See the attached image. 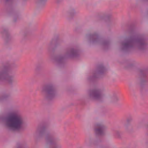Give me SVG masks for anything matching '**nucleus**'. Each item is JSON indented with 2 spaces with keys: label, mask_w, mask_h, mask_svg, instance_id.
<instances>
[{
  "label": "nucleus",
  "mask_w": 148,
  "mask_h": 148,
  "mask_svg": "<svg viewBox=\"0 0 148 148\" xmlns=\"http://www.w3.org/2000/svg\"><path fill=\"white\" fill-rule=\"evenodd\" d=\"M5 123L6 126L12 130H18L23 127L24 121L22 117L16 112L10 113L5 119Z\"/></svg>",
  "instance_id": "nucleus-1"
},
{
  "label": "nucleus",
  "mask_w": 148,
  "mask_h": 148,
  "mask_svg": "<svg viewBox=\"0 0 148 148\" xmlns=\"http://www.w3.org/2000/svg\"><path fill=\"white\" fill-rule=\"evenodd\" d=\"M105 90L103 88H99L90 92L89 97L90 99L97 100L102 99L104 96Z\"/></svg>",
  "instance_id": "nucleus-2"
},
{
  "label": "nucleus",
  "mask_w": 148,
  "mask_h": 148,
  "mask_svg": "<svg viewBox=\"0 0 148 148\" xmlns=\"http://www.w3.org/2000/svg\"><path fill=\"white\" fill-rule=\"evenodd\" d=\"M8 71V69L5 68L0 71V81L7 82L10 84L14 82V80L12 77L7 76Z\"/></svg>",
  "instance_id": "nucleus-3"
},
{
  "label": "nucleus",
  "mask_w": 148,
  "mask_h": 148,
  "mask_svg": "<svg viewBox=\"0 0 148 148\" xmlns=\"http://www.w3.org/2000/svg\"><path fill=\"white\" fill-rule=\"evenodd\" d=\"M42 90V92H46V97L49 99L53 98L56 94V90L52 86H44Z\"/></svg>",
  "instance_id": "nucleus-4"
},
{
  "label": "nucleus",
  "mask_w": 148,
  "mask_h": 148,
  "mask_svg": "<svg viewBox=\"0 0 148 148\" xmlns=\"http://www.w3.org/2000/svg\"><path fill=\"white\" fill-rule=\"evenodd\" d=\"M106 127L103 124H97L95 125V132L96 134L99 135H103L106 133Z\"/></svg>",
  "instance_id": "nucleus-5"
},
{
  "label": "nucleus",
  "mask_w": 148,
  "mask_h": 148,
  "mask_svg": "<svg viewBox=\"0 0 148 148\" xmlns=\"http://www.w3.org/2000/svg\"><path fill=\"white\" fill-rule=\"evenodd\" d=\"M133 44V42L130 40H125L122 43L123 49H127L131 47Z\"/></svg>",
  "instance_id": "nucleus-6"
},
{
  "label": "nucleus",
  "mask_w": 148,
  "mask_h": 148,
  "mask_svg": "<svg viewBox=\"0 0 148 148\" xmlns=\"http://www.w3.org/2000/svg\"><path fill=\"white\" fill-rule=\"evenodd\" d=\"M77 51L71 49L69 50L67 53L68 56L70 58H73L76 56L77 55Z\"/></svg>",
  "instance_id": "nucleus-7"
},
{
  "label": "nucleus",
  "mask_w": 148,
  "mask_h": 148,
  "mask_svg": "<svg viewBox=\"0 0 148 148\" xmlns=\"http://www.w3.org/2000/svg\"><path fill=\"white\" fill-rule=\"evenodd\" d=\"M36 133L37 134H39L40 135H41L42 134H45V131L44 128H38L37 130Z\"/></svg>",
  "instance_id": "nucleus-8"
},
{
  "label": "nucleus",
  "mask_w": 148,
  "mask_h": 148,
  "mask_svg": "<svg viewBox=\"0 0 148 148\" xmlns=\"http://www.w3.org/2000/svg\"><path fill=\"white\" fill-rule=\"evenodd\" d=\"M49 143H52V148H58L59 147V146L57 144H56L53 140H49Z\"/></svg>",
  "instance_id": "nucleus-9"
},
{
  "label": "nucleus",
  "mask_w": 148,
  "mask_h": 148,
  "mask_svg": "<svg viewBox=\"0 0 148 148\" xmlns=\"http://www.w3.org/2000/svg\"><path fill=\"white\" fill-rule=\"evenodd\" d=\"M105 71V69L103 66H100L99 67V70L97 73H103Z\"/></svg>",
  "instance_id": "nucleus-10"
},
{
  "label": "nucleus",
  "mask_w": 148,
  "mask_h": 148,
  "mask_svg": "<svg viewBox=\"0 0 148 148\" xmlns=\"http://www.w3.org/2000/svg\"><path fill=\"white\" fill-rule=\"evenodd\" d=\"M112 101L114 102H116L119 100V98L116 96H114L112 98Z\"/></svg>",
  "instance_id": "nucleus-11"
},
{
  "label": "nucleus",
  "mask_w": 148,
  "mask_h": 148,
  "mask_svg": "<svg viewBox=\"0 0 148 148\" xmlns=\"http://www.w3.org/2000/svg\"><path fill=\"white\" fill-rule=\"evenodd\" d=\"M139 43L140 45L144 46L145 45V43L143 40H140L139 42Z\"/></svg>",
  "instance_id": "nucleus-12"
},
{
  "label": "nucleus",
  "mask_w": 148,
  "mask_h": 148,
  "mask_svg": "<svg viewBox=\"0 0 148 148\" xmlns=\"http://www.w3.org/2000/svg\"><path fill=\"white\" fill-rule=\"evenodd\" d=\"M89 141V140L88 139H87L85 140V143L86 144H87L88 142Z\"/></svg>",
  "instance_id": "nucleus-13"
},
{
  "label": "nucleus",
  "mask_w": 148,
  "mask_h": 148,
  "mask_svg": "<svg viewBox=\"0 0 148 148\" xmlns=\"http://www.w3.org/2000/svg\"><path fill=\"white\" fill-rule=\"evenodd\" d=\"M147 129L148 130V125L147 126Z\"/></svg>",
  "instance_id": "nucleus-14"
},
{
  "label": "nucleus",
  "mask_w": 148,
  "mask_h": 148,
  "mask_svg": "<svg viewBox=\"0 0 148 148\" xmlns=\"http://www.w3.org/2000/svg\"><path fill=\"white\" fill-rule=\"evenodd\" d=\"M22 148V147H19V148Z\"/></svg>",
  "instance_id": "nucleus-15"
},
{
  "label": "nucleus",
  "mask_w": 148,
  "mask_h": 148,
  "mask_svg": "<svg viewBox=\"0 0 148 148\" xmlns=\"http://www.w3.org/2000/svg\"><path fill=\"white\" fill-rule=\"evenodd\" d=\"M128 119H127V121L128 122Z\"/></svg>",
  "instance_id": "nucleus-16"
},
{
  "label": "nucleus",
  "mask_w": 148,
  "mask_h": 148,
  "mask_svg": "<svg viewBox=\"0 0 148 148\" xmlns=\"http://www.w3.org/2000/svg\"><path fill=\"white\" fill-rule=\"evenodd\" d=\"M116 133H118V134H119V132H117Z\"/></svg>",
  "instance_id": "nucleus-17"
}]
</instances>
